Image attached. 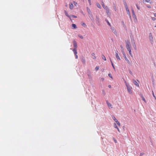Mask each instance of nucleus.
I'll use <instances>...</instances> for the list:
<instances>
[{
  "label": "nucleus",
  "mask_w": 156,
  "mask_h": 156,
  "mask_svg": "<svg viewBox=\"0 0 156 156\" xmlns=\"http://www.w3.org/2000/svg\"><path fill=\"white\" fill-rule=\"evenodd\" d=\"M153 96L155 98V99H156V97L154 95V93H153Z\"/></svg>",
  "instance_id": "42"
},
{
  "label": "nucleus",
  "mask_w": 156,
  "mask_h": 156,
  "mask_svg": "<svg viewBox=\"0 0 156 156\" xmlns=\"http://www.w3.org/2000/svg\"><path fill=\"white\" fill-rule=\"evenodd\" d=\"M106 10V12L107 13V15L108 16H109L110 15V13L109 12V10L108 8L105 9Z\"/></svg>",
  "instance_id": "9"
},
{
  "label": "nucleus",
  "mask_w": 156,
  "mask_h": 156,
  "mask_svg": "<svg viewBox=\"0 0 156 156\" xmlns=\"http://www.w3.org/2000/svg\"><path fill=\"white\" fill-rule=\"evenodd\" d=\"M88 2H90L91 1L90 0H88Z\"/></svg>",
  "instance_id": "52"
},
{
  "label": "nucleus",
  "mask_w": 156,
  "mask_h": 156,
  "mask_svg": "<svg viewBox=\"0 0 156 156\" xmlns=\"http://www.w3.org/2000/svg\"><path fill=\"white\" fill-rule=\"evenodd\" d=\"M82 61L83 62L85 63V59L84 58H82Z\"/></svg>",
  "instance_id": "27"
},
{
  "label": "nucleus",
  "mask_w": 156,
  "mask_h": 156,
  "mask_svg": "<svg viewBox=\"0 0 156 156\" xmlns=\"http://www.w3.org/2000/svg\"><path fill=\"white\" fill-rule=\"evenodd\" d=\"M125 6L126 10V11H127V14H130V12H129V9H128V7L127 5H126Z\"/></svg>",
  "instance_id": "10"
},
{
  "label": "nucleus",
  "mask_w": 156,
  "mask_h": 156,
  "mask_svg": "<svg viewBox=\"0 0 156 156\" xmlns=\"http://www.w3.org/2000/svg\"><path fill=\"white\" fill-rule=\"evenodd\" d=\"M126 87L127 88V90L129 93L130 94H132V91L131 89H132V87H129L128 86V85H126Z\"/></svg>",
  "instance_id": "2"
},
{
  "label": "nucleus",
  "mask_w": 156,
  "mask_h": 156,
  "mask_svg": "<svg viewBox=\"0 0 156 156\" xmlns=\"http://www.w3.org/2000/svg\"><path fill=\"white\" fill-rule=\"evenodd\" d=\"M96 19L97 21H98L99 20V18L97 16L96 17Z\"/></svg>",
  "instance_id": "40"
},
{
  "label": "nucleus",
  "mask_w": 156,
  "mask_h": 156,
  "mask_svg": "<svg viewBox=\"0 0 156 156\" xmlns=\"http://www.w3.org/2000/svg\"><path fill=\"white\" fill-rule=\"evenodd\" d=\"M143 154H143V153H141V154H140V155H143Z\"/></svg>",
  "instance_id": "51"
},
{
  "label": "nucleus",
  "mask_w": 156,
  "mask_h": 156,
  "mask_svg": "<svg viewBox=\"0 0 156 156\" xmlns=\"http://www.w3.org/2000/svg\"><path fill=\"white\" fill-rule=\"evenodd\" d=\"M96 5H97V7L98 8H100V9H101V5H100V4L99 3H96Z\"/></svg>",
  "instance_id": "18"
},
{
  "label": "nucleus",
  "mask_w": 156,
  "mask_h": 156,
  "mask_svg": "<svg viewBox=\"0 0 156 156\" xmlns=\"http://www.w3.org/2000/svg\"><path fill=\"white\" fill-rule=\"evenodd\" d=\"M116 129H117V130H118V131L119 132H120V131L119 129V128H118V127H117V126H116Z\"/></svg>",
  "instance_id": "34"
},
{
  "label": "nucleus",
  "mask_w": 156,
  "mask_h": 156,
  "mask_svg": "<svg viewBox=\"0 0 156 156\" xmlns=\"http://www.w3.org/2000/svg\"><path fill=\"white\" fill-rule=\"evenodd\" d=\"M154 16L156 17V13L154 14Z\"/></svg>",
  "instance_id": "50"
},
{
  "label": "nucleus",
  "mask_w": 156,
  "mask_h": 156,
  "mask_svg": "<svg viewBox=\"0 0 156 156\" xmlns=\"http://www.w3.org/2000/svg\"><path fill=\"white\" fill-rule=\"evenodd\" d=\"M125 83L126 86V85H128L127 84V83H126V81L125 80Z\"/></svg>",
  "instance_id": "45"
},
{
  "label": "nucleus",
  "mask_w": 156,
  "mask_h": 156,
  "mask_svg": "<svg viewBox=\"0 0 156 156\" xmlns=\"http://www.w3.org/2000/svg\"><path fill=\"white\" fill-rule=\"evenodd\" d=\"M115 11H116L117 10L115 6H114L113 7Z\"/></svg>",
  "instance_id": "31"
},
{
  "label": "nucleus",
  "mask_w": 156,
  "mask_h": 156,
  "mask_svg": "<svg viewBox=\"0 0 156 156\" xmlns=\"http://www.w3.org/2000/svg\"><path fill=\"white\" fill-rule=\"evenodd\" d=\"M152 19L153 20H155L156 19L154 17H152Z\"/></svg>",
  "instance_id": "38"
},
{
  "label": "nucleus",
  "mask_w": 156,
  "mask_h": 156,
  "mask_svg": "<svg viewBox=\"0 0 156 156\" xmlns=\"http://www.w3.org/2000/svg\"><path fill=\"white\" fill-rule=\"evenodd\" d=\"M108 75V76H109V77L111 78L112 79V76H111V75L110 74H109Z\"/></svg>",
  "instance_id": "33"
},
{
  "label": "nucleus",
  "mask_w": 156,
  "mask_h": 156,
  "mask_svg": "<svg viewBox=\"0 0 156 156\" xmlns=\"http://www.w3.org/2000/svg\"><path fill=\"white\" fill-rule=\"evenodd\" d=\"M114 126H115V128H116V126H117L116 125V123H114Z\"/></svg>",
  "instance_id": "43"
},
{
  "label": "nucleus",
  "mask_w": 156,
  "mask_h": 156,
  "mask_svg": "<svg viewBox=\"0 0 156 156\" xmlns=\"http://www.w3.org/2000/svg\"><path fill=\"white\" fill-rule=\"evenodd\" d=\"M102 58L104 59L105 61H106V59L105 57V56L104 55H102Z\"/></svg>",
  "instance_id": "21"
},
{
  "label": "nucleus",
  "mask_w": 156,
  "mask_h": 156,
  "mask_svg": "<svg viewBox=\"0 0 156 156\" xmlns=\"http://www.w3.org/2000/svg\"><path fill=\"white\" fill-rule=\"evenodd\" d=\"M72 27L74 29H76V25L75 24H72Z\"/></svg>",
  "instance_id": "17"
},
{
  "label": "nucleus",
  "mask_w": 156,
  "mask_h": 156,
  "mask_svg": "<svg viewBox=\"0 0 156 156\" xmlns=\"http://www.w3.org/2000/svg\"><path fill=\"white\" fill-rule=\"evenodd\" d=\"M122 54L123 55V57L124 58L125 60L129 64L130 63V62L129 60L127 58L126 55L124 51H122Z\"/></svg>",
  "instance_id": "1"
},
{
  "label": "nucleus",
  "mask_w": 156,
  "mask_h": 156,
  "mask_svg": "<svg viewBox=\"0 0 156 156\" xmlns=\"http://www.w3.org/2000/svg\"><path fill=\"white\" fill-rule=\"evenodd\" d=\"M91 55L92 56H93V59H95L96 58V57L95 56V54L94 53H92L91 54Z\"/></svg>",
  "instance_id": "22"
},
{
  "label": "nucleus",
  "mask_w": 156,
  "mask_h": 156,
  "mask_svg": "<svg viewBox=\"0 0 156 156\" xmlns=\"http://www.w3.org/2000/svg\"><path fill=\"white\" fill-rule=\"evenodd\" d=\"M78 36L81 39L83 38V37L81 35H79Z\"/></svg>",
  "instance_id": "32"
},
{
  "label": "nucleus",
  "mask_w": 156,
  "mask_h": 156,
  "mask_svg": "<svg viewBox=\"0 0 156 156\" xmlns=\"http://www.w3.org/2000/svg\"><path fill=\"white\" fill-rule=\"evenodd\" d=\"M132 12L133 14V15H134V11L133 9L132 10Z\"/></svg>",
  "instance_id": "39"
},
{
  "label": "nucleus",
  "mask_w": 156,
  "mask_h": 156,
  "mask_svg": "<svg viewBox=\"0 0 156 156\" xmlns=\"http://www.w3.org/2000/svg\"><path fill=\"white\" fill-rule=\"evenodd\" d=\"M115 143H116V140H115Z\"/></svg>",
  "instance_id": "53"
},
{
  "label": "nucleus",
  "mask_w": 156,
  "mask_h": 156,
  "mask_svg": "<svg viewBox=\"0 0 156 156\" xmlns=\"http://www.w3.org/2000/svg\"><path fill=\"white\" fill-rule=\"evenodd\" d=\"M120 47H121V49L122 50V51H123V47L122 46V45H121L120 46Z\"/></svg>",
  "instance_id": "35"
},
{
  "label": "nucleus",
  "mask_w": 156,
  "mask_h": 156,
  "mask_svg": "<svg viewBox=\"0 0 156 156\" xmlns=\"http://www.w3.org/2000/svg\"><path fill=\"white\" fill-rule=\"evenodd\" d=\"M89 4L90 5H91V1L90 2H89Z\"/></svg>",
  "instance_id": "49"
},
{
  "label": "nucleus",
  "mask_w": 156,
  "mask_h": 156,
  "mask_svg": "<svg viewBox=\"0 0 156 156\" xmlns=\"http://www.w3.org/2000/svg\"><path fill=\"white\" fill-rule=\"evenodd\" d=\"M73 43L74 46V48H77V43H76V41L74 40H73Z\"/></svg>",
  "instance_id": "6"
},
{
  "label": "nucleus",
  "mask_w": 156,
  "mask_h": 156,
  "mask_svg": "<svg viewBox=\"0 0 156 156\" xmlns=\"http://www.w3.org/2000/svg\"><path fill=\"white\" fill-rule=\"evenodd\" d=\"M105 20L106 21V22H107L108 25H109V26H110L111 27V25L110 23H109V22H108V21L107 20Z\"/></svg>",
  "instance_id": "23"
},
{
  "label": "nucleus",
  "mask_w": 156,
  "mask_h": 156,
  "mask_svg": "<svg viewBox=\"0 0 156 156\" xmlns=\"http://www.w3.org/2000/svg\"><path fill=\"white\" fill-rule=\"evenodd\" d=\"M112 118L113 120L116 122V121H118L114 116H112Z\"/></svg>",
  "instance_id": "24"
},
{
  "label": "nucleus",
  "mask_w": 156,
  "mask_h": 156,
  "mask_svg": "<svg viewBox=\"0 0 156 156\" xmlns=\"http://www.w3.org/2000/svg\"><path fill=\"white\" fill-rule=\"evenodd\" d=\"M70 16H72L74 18H76L77 17L76 16L73 15H71Z\"/></svg>",
  "instance_id": "30"
},
{
  "label": "nucleus",
  "mask_w": 156,
  "mask_h": 156,
  "mask_svg": "<svg viewBox=\"0 0 156 156\" xmlns=\"http://www.w3.org/2000/svg\"><path fill=\"white\" fill-rule=\"evenodd\" d=\"M115 55L116 56V58L117 60H120V58L119 56V54H118V52L117 51H116L115 52Z\"/></svg>",
  "instance_id": "4"
},
{
  "label": "nucleus",
  "mask_w": 156,
  "mask_h": 156,
  "mask_svg": "<svg viewBox=\"0 0 156 156\" xmlns=\"http://www.w3.org/2000/svg\"><path fill=\"white\" fill-rule=\"evenodd\" d=\"M155 27H156V25L155 26Z\"/></svg>",
  "instance_id": "54"
},
{
  "label": "nucleus",
  "mask_w": 156,
  "mask_h": 156,
  "mask_svg": "<svg viewBox=\"0 0 156 156\" xmlns=\"http://www.w3.org/2000/svg\"><path fill=\"white\" fill-rule=\"evenodd\" d=\"M126 48H130V43L129 41H127L126 42Z\"/></svg>",
  "instance_id": "7"
},
{
  "label": "nucleus",
  "mask_w": 156,
  "mask_h": 156,
  "mask_svg": "<svg viewBox=\"0 0 156 156\" xmlns=\"http://www.w3.org/2000/svg\"><path fill=\"white\" fill-rule=\"evenodd\" d=\"M101 4L102 5V7H103L105 9H107V8H108V7H107V6H105V4H104V3L103 2H102V3H101Z\"/></svg>",
  "instance_id": "12"
},
{
  "label": "nucleus",
  "mask_w": 156,
  "mask_h": 156,
  "mask_svg": "<svg viewBox=\"0 0 156 156\" xmlns=\"http://www.w3.org/2000/svg\"><path fill=\"white\" fill-rule=\"evenodd\" d=\"M136 7H137V9L138 10H140V7L138 6V5H136Z\"/></svg>",
  "instance_id": "37"
},
{
  "label": "nucleus",
  "mask_w": 156,
  "mask_h": 156,
  "mask_svg": "<svg viewBox=\"0 0 156 156\" xmlns=\"http://www.w3.org/2000/svg\"><path fill=\"white\" fill-rule=\"evenodd\" d=\"M81 25H82V26L85 27L86 26V24L83 23H82Z\"/></svg>",
  "instance_id": "25"
},
{
  "label": "nucleus",
  "mask_w": 156,
  "mask_h": 156,
  "mask_svg": "<svg viewBox=\"0 0 156 156\" xmlns=\"http://www.w3.org/2000/svg\"><path fill=\"white\" fill-rule=\"evenodd\" d=\"M133 83L135 85H136V86H137L138 87H139V84L137 83V82L135 80H133Z\"/></svg>",
  "instance_id": "8"
},
{
  "label": "nucleus",
  "mask_w": 156,
  "mask_h": 156,
  "mask_svg": "<svg viewBox=\"0 0 156 156\" xmlns=\"http://www.w3.org/2000/svg\"><path fill=\"white\" fill-rule=\"evenodd\" d=\"M87 11L89 14H91V12L90 10V9H89V8L87 7Z\"/></svg>",
  "instance_id": "14"
},
{
  "label": "nucleus",
  "mask_w": 156,
  "mask_h": 156,
  "mask_svg": "<svg viewBox=\"0 0 156 156\" xmlns=\"http://www.w3.org/2000/svg\"><path fill=\"white\" fill-rule=\"evenodd\" d=\"M104 80V78H101V80L102 81H103Z\"/></svg>",
  "instance_id": "41"
},
{
  "label": "nucleus",
  "mask_w": 156,
  "mask_h": 156,
  "mask_svg": "<svg viewBox=\"0 0 156 156\" xmlns=\"http://www.w3.org/2000/svg\"><path fill=\"white\" fill-rule=\"evenodd\" d=\"M75 57H76V58L77 59L78 58V56L77 55V54H76V55H75Z\"/></svg>",
  "instance_id": "44"
},
{
  "label": "nucleus",
  "mask_w": 156,
  "mask_h": 156,
  "mask_svg": "<svg viewBox=\"0 0 156 156\" xmlns=\"http://www.w3.org/2000/svg\"><path fill=\"white\" fill-rule=\"evenodd\" d=\"M74 5H76V4H77V3L76 2H74Z\"/></svg>",
  "instance_id": "46"
},
{
  "label": "nucleus",
  "mask_w": 156,
  "mask_h": 156,
  "mask_svg": "<svg viewBox=\"0 0 156 156\" xmlns=\"http://www.w3.org/2000/svg\"><path fill=\"white\" fill-rule=\"evenodd\" d=\"M99 69V66H96L95 68V69L96 70H98Z\"/></svg>",
  "instance_id": "28"
},
{
  "label": "nucleus",
  "mask_w": 156,
  "mask_h": 156,
  "mask_svg": "<svg viewBox=\"0 0 156 156\" xmlns=\"http://www.w3.org/2000/svg\"><path fill=\"white\" fill-rule=\"evenodd\" d=\"M106 103L108 107L109 108H112V104H110L108 101H106Z\"/></svg>",
  "instance_id": "5"
},
{
  "label": "nucleus",
  "mask_w": 156,
  "mask_h": 156,
  "mask_svg": "<svg viewBox=\"0 0 156 156\" xmlns=\"http://www.w3.org/2000/svg\"><path fill=\"white\" fill-rule=\"evenodd\" d=\"M117 123V124H118V125L120 126V123L118 121H116V122Z\"/></svg>",
  "instance_id": "26"
},
{
  "label": "nucleus",
  "mask_w": 156,
  "mask_h": 156,
  "mask_svg": "<svg viewBox=\"0 0 156 156\" xmlns=\"http://www.w3.org/2000/svg\"><path fill=\"white\" fill-rule=\"evenodd\" d=\"M69 5L70 9H72L73 7V4L72 3L70 4Z\"/></svg>",
  "instance_id": "15"
},
{
  "label": "nucleus",
  "mask_w": 156,
  "mask_h": 156,
  "mask_svg": "<svg viewBox=\"0 0 156 156\" xmlns=\"http://www.w3.org/2000/svg\"><path fill=\"white\" fill-rule=\"evenodd\" d=\"M129 51V54L131 56H132V55L131 53V50H130V51Z\"/></svg>",
  "instance_id": "29"
},
{
  "label": "nucleus",
  "mask_w": 156,
  "mask_h": 156,
  "mask_svg": "<svg viewBox=\"0 0 156 156\" xmlns=\"http://www.w3.org/2000/svg\"><path fill=\"white\" fill-rule=\"evenodd\" d=\"M110 58L111 62V63L112 65L113 68H114V69H115V68L113 64V62H112V60L111 59V58Z\"/></svg>",
  "instance_id": "19"
},
{
  "label": "nucleus",
  "mask_w": 156,
  "mask_h": 156,
  "mask_svg": "<svg viewBox=\"0 0 156 156\" xmlns=\"http://www.w3.org/2000/svg\"><path fill=\"white\" fill-rule=\"evenodd\" d=\"M76 49L77 48H74L73 50L75 55H76V54H77V52L76 51Z\"/></svg>",
  "instance_id": "13"
},
{
  "label": "nucleus",
  "mask_w": 156,
  "mask_h": 156,
  "mask_svg": "<svg viewBox=\"0 0 156 156\" xmlns=\"http://www.w3.org/2000/svg\"><path fill=\"white\" fill-rule=\"evenodd\" d=\"M108 87L110 88H111V86L110 85H108Z\"/></svg>",
  "instance_id": "48"
},
{
  "label": "nucleus",
  "mask_w": 156,
  "mask_h": 156,
  "mask_svg": "<svg viewBox=\"0 0 156 156\" xmlns=\"http://www.w3.org/2000/svg\"><path fill=\"white\" fill-rule=\"evenodd\" d=\"M127 50L128 51H129L131 50V48H130V47L129 48H127Z\"/></svg>",
  "instance_id": "36"
},
{
  "label": "nucleus",
  "mask_w": 156,
  "mask_h": 156,
  "mask_svg": "<svg viewBox=\"0 0 156 156\" xmlns=\"http://www.w3.org/2000/svg\"><path fill=\"white\" fill-rule=\"evenodd\" d=\"M147 7H148V8H151V6H147Z\"/></svg>",
  "instance_id": "47"
},
{
  "label": "nucleus",
  "mask_w": 156,
  "mask_h": 156,
  "mask_svg": "<svg viewBox=\"0 0 156 156\" xmlns=\"http://www.w3.org/2000/svg\"><path fill=\"white\" fill-rule=\"evenodd\" d=\"M150 0H143V3H145V2H150V3H151V2H150Z\"/></svg>",
  "instance_id": "16"
},
{
  "label": "nucleus",
  "mask_w": 156,
  "mask_h": 156,
  "mask_svg": "<svg viewBox=\"0 0 156 156\" xmlns=\"http://www.w3.org/2000/svg\"><path fill=\"white\" fill-rule=\"evenodd\" d=\"M141 98H142V100L144 101L145 102V103H146V100H145V98H144V97L143 96V95H142L141 96Z\"/></svg>",
  "instance_id": "20"
},
{
  "label": "nucleus",
  "mask_w": 156,
  "mask_h": 156,
  "mask_svg": "<svg viewBox=\"0 0 156 156\" xmlns=\"http://www.w3.org/2000/svg\"><path fill=\"white\" fill-rule=\"evenodd\" d=\"M111 29L112 30V32L115 34V35H117V33L114 27H111Z\"/></svg>",
  "instance_id": "3"
},
{
  "label": "nucleus",
  "mask_w": 156,
  "mask_h": 156,
  "mask_svg": "<svg viewBox=\"0 0 156 156\" xmlns=\"http://www.w3.org/2000/svg\"><path fill=\"white\" fill-rule=\"evenodd\" d=\"M64 12H65V13L66 16H67L68 17H69L70 18V20H71V19L70 18L71 16H69V15L67 11L66 10H65Z\"/></svg>",
  "instance_id": "11"
}]
</instances>
